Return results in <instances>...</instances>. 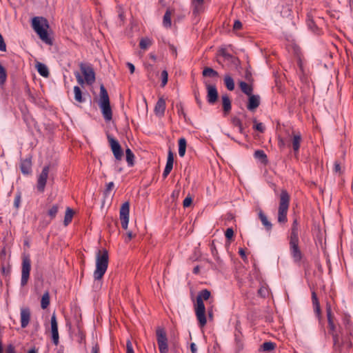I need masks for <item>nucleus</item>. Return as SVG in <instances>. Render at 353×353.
<instances>
[{"instance_id":"nucleus-1","label":"nucleus","mask_w":353,"mask_h":353,"mask_svg":"<svg viewBox=\"0 0 353 353\" xmlns=\"http://www.w3.org/2000/svg\"><path fill=\"white\" fill-rule=\"evenodd\" d=\"M211 295L210 292L207 290L200 291L196 296V303L195 305V314L199 321V325L203 327L206 324L205 307L203 300L207 301Z\"/></svg>"},{"instance_id":"nucleus-2","label":"nucleus","mask_w":353,"mask_h":353,"mask_svg":"<svg viewBox=\"0 0 353 353\" xmlns=\"http://www.w3.org/2000/svg\"><path fill=\"white\" fill-rule=\"evenodd\" d=\"M32 27L39 35V38L48 45L52 44L47 30L49 28L48 20L43 17H34L32 19Z\"/></svg>"},{"instance_id":"nucleus-3","label":"nucleus","mask_w":353,"mask_h":353,"mask_svg":"<svg viewBox=\"0 0 353 353\" xmlns=\"http://www.w3.org/2000/svg\"><path fill=\"white\" fill-rule=\"evenodd\" d=\"M79 65L83 77L79 72H74L78 83L81 85H83L84 83L89 85H92L95 82L96 78L92 65L88 63L81 62Z\"/></svg>"},{"instance_id":"nucleus-4","label":"nucleus","mask_w":353,"mask_h":353,"mask_svg":"<svg viewBox=\"0 0 353 353\" xmlns=\"http://www.w3.org/2000/svg\"><path fill=\"white\" fill-rule=\"evenodd\" d=\"M108 252L106 250H99L96 256V269L93 276L94 280H100L105 274L108 266Z\"/></svg>"},{"instance_id":"nucleus-5","label":"nucleus","mask_w":353,"mask_h":353,"mask_svg":"<svg viewBox=\"0 0 353 353\" xmlns=\"http://www.w3.org/2000/svg\"><path fill=\"white\" fill-rule=\"evenodd\" d=\"M290 196L286 190H282L279 197V205L278 209V222L281 224L285 223L288 221L287 214L290 205Z\"/></svg>"},{"instance_id":"nucleus-6","label":"nucleus","mask_w":353,"mask_h":353,"mask_svg":"<svg viewBox=\"0 0 353 353\" xmlns=\"http://www.w3.org/2000/svg\"><path fill=\"white\" fill-rule=\"evenodd\" d=\"M99 105L105 121H110L112 118V112L110 104L108 92L103 85L100 86Z\"/></svg>"},{"instance_id":"nucleus-7","label":"nucleus","mask_w":353,"mask_h":353,"mask_svg":"<svg viewBox=\"0 0 353 353\" xmlns=\"http://www.w3.org/2000/svg\"><path fill=\"white\" fill-rule=\"evenodd\" d=\"M333 346L335 352H341L343 350H350L352 343L349 337L341 338L336 333H332Z\"/></svg>"},{"instance_id":"nucleus-8","label":"nucleus","mask_w":353,"mask_h":353,"mask_svg":"<svg viewBox=\"0 0 353 353\" xmlns=\"http://www.w3.org/2000/svg\"><path fill=\"white\" fill-rule=\"evenodd\" d=\"M31 270V261L28 256H26L23 257L22 260V267H21V286H25L29 279L30 272Z\"/></svg>"},{"instance_id":"nucleus-9","label":"nucleus","mask_w":353,"mask_h":353,"mask_svg":"<svg viewBox=\"0 0 353 353\" xmlns=\"http://www.w3.org/2000/svg\"><path fill=\"white\" fill-rule=\"evenodd\" d=\"M156 334L160 353H168V338L165 330L159 327L156 331Z\"/></svg>"},{"instance_id":"nucleus-10","label":"nucleus","mask_w":353,"mask_h":353,"mask_svg":"<svg viewBox=\"0 0 353 353\" xmlns=\"http://www.w3.org/2000/svg\"><path fill=\"white\" fill-rule=\"evenodd\" d=\"M129 214H130V203L129 202H125L122 204L119 216L121 220V226L124 230L128 228V222H129Z\"/></svg>"},{"instance_id":"nucleus-11","label":"nucleus","mask_w":353,"mask_h":353,"mask_svg":"<svg viewBox=\"0 0 353 353\" xmlns=\"http://www.w3.org/2000/svg\"><path fill=\"white\" fill-rule=\"evenodd\" d=\"M107 137L111 150L115 159L117 160H121L123 157V152L119 141L110 134H108Z\"/></svg>"},{"instance_id":"nucleus-12","label":"nucleus","mask_w":353,"mask_h":353,"mask_svg":"<svg viewBox=\"0 0 353 353\" xmlns=\"http://www.w3.org/2000/svg\"><path fill=\"white\" fill-rule=\"evenodd\" d=\"M49 171H50V166L46 165L43 168V170H42L41 174L38 176L37 187V190L40 192H43L45 190L47 179L48 177Z\"/></svg>"},{"instance_id":"nucleus-13","label":"nucleus","mask_w":353,"mask_h":353,"mask_svg":"<svg viewBox=\"0 0 353 353\" xmlns=\"http://www.w3.org/2000/svg\"><path fill=\"white\" fill-rule=\"evenodd\" d=\"M51 323V332H52V339L54 345H57L59 343V332H58V323L57 321V317L55 314L54 313L51 316L50 320Z\"/></svg>"},{"instance_id":"nucleus-14","label":"nucleus","mask_w":353,"mask_h":353,"mask_svg":"<svg viewBox=\"0 0 353 353\" xmlns=\"http://www.w3.org/2000/svg\"><path fill=\"white\" fill-rule=\"evenodd\" d=\"M30 310L28 307H21L20 310L21 326L25 328L29 324L30 320Z\"/></svg>"},{"instance_id":"nucleus-15","label":"nucleus","mask_w":353,"mask_h":353,"mask_svg":"<svg viewBox=\"0 0 353 353\" xmlns=\"http://www.w3.org/2000/svg\"><path fill=\"white\" fill-rule=\"evenodd\" d=\"M207 100L209 103L214 104L218 99V92L215 85H207Z\"/></svg>"},{"instance_id":"nucleus-16","label":"nucleus","mask_w":353,"mask_h":353,"mask_svg":"<svg viewBox=\"0 0 353 353\" xmlns=\"http://www.w3.org/2000/svg\"><path fill=\"white\" fill-rule=\"evenodd\" d=\"M290 254L295 263H299L302 259V253L299 247V243L290 244Z\"/></svg>"},{"instance_id":"nucleus-17","label":"nucleus","mask_w":353,"mask_h":353,"mask_svg":"<svg viewBox=\"0 0 353 353\" xmlns=\"http://www.w3.org/2000/svg\"><path fill=\"white\" fill-rule=\"evenodd\" d=\"M260 105V97L251 94L249 95L248 103L247 108L250 111H254Z\"/></svg>"},{"instance_id":"nucleus-18","label":"nucleus","mask_w":353,"mask_h":353,"mask_svg":"<svg viewBox=\"0 0 353 353\" xmlns=\"http://www.w3.org/2000/svg\"><path fill=\"white\" fill-rule=\"evenodd\" d=\"M173 163H174L173 153L172 152L171 150H169L168 154V159H167L165 168L163 172V177L164 179L166 178L168 176V174L170 173V172L172 171V168H173Z\"/></svg>"},{"instance_id":"nucleus-19","label":"nucleus","mask_w":353,"mask_h":353,"mask_svg":"<svg viewBox=\"0 0 353 353\" xmlns=\"http://www.w3.org/2000/svg\"><path fill=\"white\" fill-rule=\"evenodd\" d=\"M165 108L166 105L165 99L163 97L159 98L154 107V112L156 115L163 117L165 113Z\"/></svg>"},{"instance_id":"nucleus-20","label":"nucleus","mask_w":353,"mask_h":353,"mask_svg":"<svg viewBox=\"0 0 353 353\" xmlns=\"http://www.w3.org/2000/svg\"><path fill=\"white\" fill-rule=\"evenodd\" d=\"M301 140L302 137L300 132L292 134V145L295 154L299 153Z\"/></svg>"},{"instance_id":"nucleus-21","label":"nucleus","mask_w":353,"mask_h":353,"mask_svg":"<svg viewBox=\"0 0 353 353\" xmlns=\"http://www.w3.org/2000/svg\"><path fill=\"white\" fill-rule=\"evenodd\" d=\"M297 221L295 220L292 224L290 237V244L292 243H299V232L297 227Z\"/></svg>"},{"instance_id":"nucleus-22","label":"nucleus","mask_w":353,"mask_h":353,"mask_svg":"<svg viewBox=\"0 0 353 353\" xmlns=\"http://www.w3.org/2000/svg\"><path fill=\"white\" fill-rule=\"evenodd\" d=\"M21 171L23 174H28L32 172V162L30 159H26L21 162Z\"/></svg>"},{"instance_id":"nucleus-23","label":"nucleus","mask_w":353,"mask_h":353,"mask_svg":"<svg viewBox=\"0 0 353 353\" xmlns=\"http://www.w3.org/2000/svg\"><path fill=\"white\" fill-rule=\"evenodd\" d=\"M312 301L314 307V310L316 315L319 316L321 313L320 303L318 300L316 294L314 291L312 292Z\"/></svg>"},{"instance_id":"nucleus-24","label":"nucleus","mask_w":353,"mask_h":353,"mask_svg":"<svg viewBox=\"0 0 353 353\" xmlns=\"http://www.w3.org/2000/svg\"><path fill=\"white\" fill-rule=\"evenodd\" d=\"M259 217L262 224L265 226V229L268 231L271 230L272 225L270 221H268L266 215L261 210L259 212Z\"/></svg>"},{"instance_id":"nucleus-25","label":"nucleus","mask_w":353,"mask_h":353,"mask_svg":"<svg viewBox=\"0 0 353 353\" xmlns=\"http://www.w3.org/2000/svg\"><path fill=\"white\" fill-rule=\"evenodd\" d=\"M37 69L40 75H41L43 77H48L49 76V70L48 67L42 63H37Z\"/></svg>"},{"instance_id":"nucleus-26","label":"nucleus","mask_w":353,"mask_h":353,"mask_svg":"<svg viewBox=\"0 0 353 353\" xmlns=\"http://www.w3.org/2000/svg\"><path fill=\"white\" fill-rule=\"evenodd\" d=\"M224 84L227 89L230 91H232L234 89V79L230 74H225L224 77Z\"/></svg>"},{"instance_id":"nucleus-27","label":"nucleus","mask_w":353,"mask_h":353,"mask_svg":"<svg viewBox=\"0 0 353 353\" xmlns=\"http://www.w3.org/2000/svg\"><path fill=\"white\" fill-rule=\"evenodd\" d=\"M222 105L225 112H228L231 110V101L228 95L224 94L222 96Z\"/></svg>"},{"instance_id":"nucleus-28","label":"nucleus","mask_w":353,"mask_h":353,"mask_svg":"<svg viewBox=\"0 0 353 353\" xmlns=\"http://www.w3.org/2000/svg\"><path fill=\"white\" fill-rule=\"evenodd\" d=\"M239 87L241 91L246 95H251L252 94V87L244 81L239 82Z\"/></svg>"},{"instance_id":"nucleus-29","label":"nucleus","mask_w":353,"mask_h":353,"mask_svg":"<svg viewBox=\"0 0 353 353\" xmlns=\"http://www.w3.org/2000/svg\"><path fill=\"white\" fill-rule=\"evenodd\" d=\"M74 99L79 103H83L85 99L83 97L82 92L79 86L74 87Z\"/></svg>"},{"instance_id":"nucleus-30","label":"nucleus","mask_w":353,"mask_h":353,"mask_svg":"<svg viewBox=\"0 0 353 353\" xmlns=\"http://www.w3.org/2000/svg\"><path fill=\"white\" fill-rule=\"evenodd\" d=\"M126 161L129 167H132L134 164V155L130 148L125 150Z\"/></svg>"},{"instance_id":"nucleus-31","label":"nucleus","mask_w":353,"mask_h":353,"mask_svg":"<svg viewBox=\"0 0 353 353\" xmlns=\"http://www.w3.org/2000/svg\"><path fill=\"white\" fill-rule=\"evenodd\" d=\"M202 74L205 77H216L219 76V74L216 70L209 67H205L203 69Z\"/></svg>"},{"instance_id":"nucleus-32","label":"nucleus","mask_w":353,"mask_h":353,"mask_svg":"<svg viewBox=\"0 0 353 353\" xmlns=\"http://www.w3.org/2000/svg\"><path fill=\"white\" fill-rule=\"evenodd\" d=\"M186 140L185 138H181L179 140V154L183 157L185 154Z\"/></svg>"},{"instance_id":"nucleus-33","label":"nucleus","mask_w":353,"mask_h":353,"mask_svg":"<svg viewBox=\"0 0 353 353\" xmlns=\"http://www.w3.org/2000/svg\"><path fill=\"white\" fill-rule=\"evenodd\" d=\"M73 215V210L70 208H67L63 221L64 225L67 226L72 221Z\"/></svg>"},{"instance_id":"nucleus-34","label":"nucleus","mask_w":353,"mask_h":353,"mask_svg":"<svg viewBox=\"0 0 353 353\" xmlns=\"http://www.w3.org/2000/svg\"><path fill=\"white\" fill-rule=\"evenodd\" d=\"M254 157L260 160L261 162H266L267 161V155L265 154V152L262 150H258L254 152Z\"/></svg>"},{"instance_id":"nucleus-35","label":"nucleus","mask_w":353,"mask_h":353,"mask_svg":"<svg viewBox=\"0 0 353 353\" xmlns=\"http://www.w3.org/2000/svg\"><path fill=\"white\" fill-rule=\"evenodd\" d=\"M50 305V296L49 293L46 292L43 294L41 298V307L42 309H46Z\"/></svg>"},{"instance_id":"nucleus-36","label":"nucleus","mask_w":353,"mask_h":353,"mask_svg":"<svg viewBox=\"0 0 353 353\" xmlns=\"http://www.w3.org/2000/svg\"><path fill=\"white\" fill-rule=\"evenodd\" d=\"M152 40L148 37L142 38L139 43V46L143 50H146L152 45Z\"/></svg>"},{"instance_id":"nucleus-37","label":"nucleus","mask_w":353,"mask_h":353,"mask_svg":"<svg viewBox=\"0 0 353 353\" xmlns=\"http://www.w3.org/2000/svg\"><path fill=\"white\" fill-rule=\"evenodd\" d=\"M343 324L345 325V330L349 335L353 334V330L352 329V323L347 317H345L343 319Z\"/></svg>"},{"instance_id":"nucleus-38","label":"nucleus","mask_w":353,"mask_h":353,"mask_svg":"<svg viewBox=\"0 0 353 353\" xmlns=\"http://www.w3.org/2000/svg\"><path fill=\"white\" fill-rule=\"evenodd\" d=\"M163 24L166 28L171 26V13L168 10L165 12L163 16Z\"/></svg>"},{"instance_id":"nucleus-39","label":"nucleus","mask_w":353,"mask_h":353,"mask_svg":"<svg viewBox=\"0 0 353 353\" xmlns=\"http://www.w3.org/2000/svg\"><path fill=\"white\" fill-rule=\"evenodd\" d=\"M59 206L56 204L52 205L48 210V215L50 216V218L52 219L55 218L58 211H59Z\"/></svg>"},{"instance_id":"nucleus-40","label":"nucleus","mask_w":353,"mask_h":353,"mask_svg":"<svg viewBox=\"0 0 353 353\" xmlns=\"http://www.w3.org/2000/svg\"><path fill=\"white\" fill-rule=\"evenodd\" d=\"M7 79V73L6 69L0 63V84L3 85Z\"/></svg>"},{"instance_id":"nucleus-41","label":"nucleus","mask_w":353,"mask_h":353,"mask_svg":"<svg viewBox=\"0 0 353 353\" xmlns=\"http://www.w3.org/2000/svg\"><path fill=\"white\" fill-rule=\"evenodd\" d=\"M263 350L264 351H271L274 349V343L272 342H265L262 345Z\"/></svg>"},{"instance_id":"nucleus-42","label":"nucleus","mask_w":353,"mask_h":353,"mask_svg":"<svg viewBox=\"0 0 353 353\" xmlns=\"http://www.w3.org/2000/svg\"><path fill=\"white\" fill-rule=\"evenodd\" d=\"M254 129H255L256 130L260 132H263L264 130H265V127L263 125V124L262 123H257L256 120L254 119Z\"/></svg>"},{"instance_id":"nucleus-43","label":"nucleus","mask_w":353,"mask_h":353,"mask_svg":"<svg viewBox=\"0 0 353 353\" xmlns=\"http://www.w3.org/2000/svg\"><path fill=\"white\" fill-rule=\"evenodd\" d=\"M168 72L166 70H163L161 72V79H162L161 85L163 87L166 85V83L168 82Z\"/></svg>"},{"instance_id":"nucleus-44","label":"nucleus","mask_w":353,"mask_h":353,"mask_svg":"<svg viewBox=\"0 0 353 353\" xmlns=\"http://www.w3.org/2000/svg\"><path fill=\"white\" fill-rule=\"evenodd\" d=\"M225 236L228 239H231L234 236V230L232 228H229L225 232Z\"/></svg>"},{"instance_id":"nucleus-45","label":"nucleus","mask_w":353,"mask_h":353,"mask_svg":"<svg viewBox=\"0 0 353 353\" xmlns=\"http://www.w3.org/2000/svg\"><path fill=\"white\" fill-rule=\"evenodd\" d=\"M192 202V197L190 196H188L183 200V205L184 208H188V207H189L191 205Z\"/></svg>"},{"instance_id":"nucleus-46","label":"nucleus","mask_w":353,"mask_h":353,"mask_svg":"<svg viewBox=\"0 0 353 353\" xmlns=\"http://www.w3.org/2000/svg\"><path fill=\"white\" fill-rule=\"evenodd\" d=\"M0 51H1V52L6 51V45L4 39L1 33H0Z\"/></svg>"},{"instance_id":"nucleus-47","label":"nucleus","mask_w":353,"mask_h":353,"mask_svg":"<svg viewBox=\"0 0 353 353\" xmlns=\"http://www.w3.org/2000/svg\"><path fill=\"white\" fill-rule=\"evenodd\" d=\"M20 203H21V194L19 193L14 197V207L16 208H19V207L20 205Z\"/></svg>"},{"instance_id":"nucleus-48","label":"nucleus","mask_w":353,"mask_h":353,"mask_svg":"<svg viewBox=\"0 0 353 353\" xmlns=\"http://www.w3.org/2000/svg\"><path fill=\"white\" fill-rule=\"evenodd\" d=\"M126 353H134L132 344L130 340L126 343Z\"/></svg>"},{"instance_id":"nucleus-49","label":"nucleus","mask_w":353,"mask_h":353,"mask_svg":"<svg viewBox=\"0 0 353 353\" xmlns=\"http://www.w3.org/2000/svg\"><path fill=\"white\" fill-rule=\"evenodd\" d=\"M114 184L113 182H110L107 184L106 185V189L105 190V194L107 195V194H109L110 192L112 190V188H114Z\"/></svg>"},{"instance_id":"nucleus-50","label":"nucleus","mask_w":353,"mask_h":353,"mask_svg":"<svg viewBox=\"0 0 353 353\" xmlns=\"http://www.w3.org/2000/svg\"><path fill=\"white\" fill-rule=\"evenodd\" d=\"M328 326H329L330 331V333L332 335V333H336L335 325L333 322V320H330V322H328Z\"/></svg>"},{"instance_id":"nucleus-51","label":"nucleus","mask_w":353,"mask_h":353,"mask_svg":"<svg viewBox=\"0 0 353 353\" xmlns=\"http://www.w3.org/2000/svg\"><path fill=\"white\" fill-rule=\"evenodd\" d=\"M327 316V321L330 322V320H332V314L330 306H327L326 308Z\"/></svg>"},{"instance_id":"nucleus-52","label":"nucleus","mask_w":353,"mask_h":353,"mask_svg":"<svg viewBox=\"0 0 353 353\" xmlns=\"http://www.w3.org/2000/svg\"><path fill=\"white\" fill-rule=\"evenodd\" d=\"M242 27V23L239 21H235L234 23L233 28L234 30H239Z\"/></svg>"},{"instance_id":"nucleus-53","label":"nucleus","mask_w":353,"mask_h":353,"mask_svg":"<svg viewBox=\"0 0 353 353\" xmlns=\"http://www.w3.org/2000/svg\"><path fill=\"white\" fill-rule=\"evenodd\" d=\"M6 353H15V348L12 345H8L6 348Z\"/></svg>"},{"instance_id":"nucleus-54","label":"nucleus","mask_w":353,"mask_h":353,"mask_svg":"<svg viewBox=\"0 0 353 353\" xmlns=\"http://www.w3.org/2000/svg\"><path fill=\"white\" fill-rule=\"evenodd\" d=\"M192 3L196 8L203 3V0H192Z\"/></svg>"},{"instance_id":"nucleus-55","label":"nucleus","mask_w":353,"mask_h":353,"mask_svg":"<svg viewBox=\"0 0 353 353\" xmlns=\"http://www.w3.org/2000/svg\"><path fill=\"white\" fill-rule=\"evenodd\" d=\"M91 353H99V347L98 344H95L92 346Z\"/></svg>"},{"instance_id":"nucleus-56","label":"nucleus","mask_w":353,"mask_h":353,"mask_svg":"<svg viewBox=\"0 0 353 353\" xmlns=\"http://www.w3.org/2000/svg\"><path fill=\"white\" fill-rule=\"evenodd\" d=\"M127 66L129 68L130 73L132 74L134 72L135 68L134 65L131 63H127Z\"/></svg>"},{"instance_id":"nucleus-57","label":"nucleus","mask_w":353,"mask_h":353,"mask_svg":"<svg viewBox=\"0 0 353 353\" xmlns=\"http://www.w3.org/2000/svg\"><path fill=\"white\" fill-rule=\"evenodd\" d=\"M190 350L192 353H196L197 352V348L194 343H192L190 344Z\"/></svg>"},{"instance_id":"nucleus-58","label":"nucleus","mask_w":353,"mask_h":353,"mask_svg":"<svg viewBox=\"0 0 353 353\" xmlns=\"http://www.w3.org/2000/svg\"><path fill=\"white\" fill-rule=\"evenodd\" d=\"M278 145H279V147L282 149L285 147V141H283V139H279V143H278Z\"/></svg>"},{"instance_id":"nucleus-59","label":"nucleus","mask_w":353,"mask_h":353,"mask_svg":"<svg viewBox=\"0 0 353 353\" xmlns=\"http://www.w3.org/2000/svg\"><path fill=\"white\" fill-rule=\"evenodd\" d=\"M258 292L261 296L265 297L266 295V290L265 288H260Z\"/></svg>"},{"instance_id":"nucleus-60","label":"nucleus","mask_w":353,"mask_h":353,"mask_svg":"<svg viewBox=\"0 0 353 353\" xmlns=\"http://www.w3.org/2000/svg\"><path fill=\"white\" fill-rule=\"evenodd\" d=\"M194 97H195V99H196V101L197 104H198L199 106H201V99H199V94H198V93H196V92H195V93H194Z\"/></svg>"},{"instance_id":"nucleus-61","label":"nucleus","mask_w":353,"mask_h":353,"mask_svg":"<svg viewBox=\"0 0 353 353\" xmlns=\"http://www.w3.org/2000/svg\"><path fill=\"white\" fill-rule=\"evenodd\" d=\"M334 171L335 172H340L341 170V166H340V164L338 163V162H335L334 163Z\"/></svg>"},{"instance_id":"nucleus-62","label":"nucleus","mask_w":353,"mask_h":353,"mask_svg":"<svg viewBox=\"0 0 353 353\" xmlns=\"http://www.w3.org/2000/svg\"><path fill=\"white\" fill-rule=\"evenodd\" d=\"M239 254H240V256L242 257V258H245L246 256H245V250L243 249V248H240L239 250Z\"/></svg>"},{"instance_id":"nucleus-63","label":"nucleus","mask_w":353,"mask_h":353,"mask_svg":"<svg viewBox=\"0 0 353 353\" xmlns=\"http://www.w3.org/2000/svg\"><path fill=\"white\" fill-rule=\"evenodd\" d=\"M176 108H177V109H178V112H179V114H183V116H185V113H184V112H183V107H182V105H176Z\"/></svg>"},{"instance_id":"nucleus-64","label":"nucleus","mask_w":353,"mask_h":353,"mask_svg":"<svg viewBox=\"0 0 353 353\" xmlns=\"http://www.w3.org/2000/svg\"><path fill=\"white\" fill-rule=\"evenodd\" d=\"M234 123L236 126H237L238 128H239L240 126L242 125V123H241V121L239 120V119H236L234 121Z\"/></svg>"}]
</instances>
